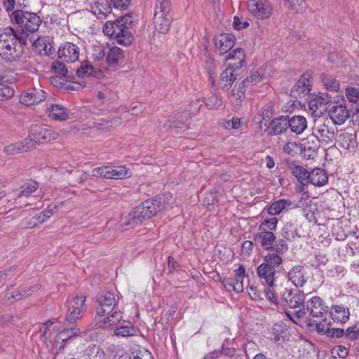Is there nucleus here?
Listing matches in <instances>:
<instances>
[{"mask_svg": "<svg viewBox=\"0 0 359 359\" xmlns=\"http://www.w3.org/2000/svg\"><path fill=\"white\" fill-rule=\"evenodd\" d=\"M27 43V36L18 34L11 27L0 31V56L6 62L19 61Z\"/></svg>", "mask_w": 359, "mask_h": 359, "instance_id": "1", "label": "nucleus"}, {"mask_svg": "<svg viewBox=\"0 0 359 359\" xmlns=\"http://www.w3.org/2000/svg\"><path fill=\"white\" fill-rule=\"evenodd\" d=\"M118 294L114 292H104L96 298L95 309L97 316H105L100 323L101 326L110 327L119 323L123 318L122 313L116 307Z\"/></svg>", "mask_w": 359, "mask_h": 359, "instance_id": "2", "label": "nucleus"}, {"mask_svg": "<svg viewBox=\"0 0 359 359\" xmlns=\"http://www.w3.org/2000/svg\"><path fill=\"white\" fill-rule=\"evenodd\" d=\"M132 16L129 14L119 17L114 22L108 21L104 26L106 35L114 36L119 44L130 45L133 39L130 29L133 25Z\"/></svg>", "mask_w": 359, "mask_h": 359, "instance_id": "3", "label": "nucleus"}, {"mask_svg": "<svg viewBox=\"0 0 359 359\" xmlns=\"http://www.w3.org/2000/svg\"><path fill=\"white\" fill-rule=\"evenodd\" d=\"M163 208V204L158 199H148L136 206L128 215L127 223L130 227L150 219Z\"/></svg>", "mask_w": 359, "mask_h": 359, "instance_id": "4", "label": "nucleus"}, {"mask_svg": "<svg viewBox=\"0 0 359 359\" xmlns=\"http://www.w3.org/2000/svg\"><path fill=\"white\" fill-rule=\"evenodd\" d=\"M170 11V0H156L153 20L158 32L165 34L170 29L172 21Z\"/></svg>", "mask_w": 359, "mask_h": 359, "instance_id": "5", "label": "nucleus"}, {"mask_svg": "<svg viewBox=\"0 0 359 359\" xmlns=\"http://www.w3.org/2000/svg\"><path fill=\"white\" fill-rule=\"evenodd\" d=\"M12 21L18 24L22 30L20 34L28 37L30 33L37 31L41 23L39 16L34 13L15 10L11 15Z\"/></svg>", "mask_w": 359, "mask_h": 359, "instance_id": "6", "label": "nucleus"}, {"mask_svg": "<svg viewBox=\"0 0 359 359\" xmlns=\"http://www.w3.org/2000/svg\"><path fill=\"white\" fill-rule=\"evenodd\" d=\"M281 300L283 306L294 309V315L300 319L304 317L305 311V296L299 290H287L282 294Z\"/></svg>", "mask_w": 359, "mask_h": 359, "instance_id": "7", "label": "nucleus"}, {"mask_svg": "<svg viewBox=\"0 0 359 359\" xmlns=\"http://www.w3.org/2000/svg\"><path fill=\"white\" fill-rule=\"evenodd\" d=\"M85 302L86 297L83 295L68 299L67 301V311L65 317L67 323H74L81 318L86 311Z\"/></svg>", "mask_w": 359, "mask_h": 359, "instance_id": "8", "label": "nucleus"}, {"mask_svg": "<svg viewBox=\"0 0 359 359\" xmlns=\"http://www.w3.org/2000/svg\"><path fill=\"white\" fill-rule=\"evenodd\" d=\"M247 7L252 15L259 20L269 18L273 12V6L269 0H248Z\"/></svg>", "mask_w": 359, "mask_h": 359, "instance_id": "9", "label": "nucleus"}, {"mask_svg": "<svg viewBox=\"0 0 359 359\" xmlns=\"http://www.w3.org/2000/svg\"><path fill=\"white\" fill-rule=\"evenodd\" d=\"M332 100V96L327 93H319L311 95L309 100V107L315 116H320L327 111V104Z\"/></svg>", "mask_w": 359, "mask_h": 359, "instance_id": "10", "label": "nucleus"}, {"mask_svg": "<svg viewBox=\"0 0 359 359\" xmlns=\"http://www.w3.org/2000/svg\"><path fill=\"white\" fill-rule=\"evenodd\" d=\"M310 79L311 75L309 74H303L299 80L291 89V96L296 100L306 97L311 90Z\"/></svg>", "mask_w": 359, "mask_h": 359, "instance_id": "11", "label": "nucleus"}, {"mask_svg": "<svg viewBox=\"0 0 359 359\" xmlns=\"http://www.w3.org/2000/svg\"><path fill=\"white\" fill-rule=\"evenodd\" d=\"M300 154L305 159H313L319 148V142L314 135H309L300 143Z\"/></svg>", "mask_w": 359, "mask_h": 359, "instance_id": "12", "label": "nucleus"}, {"mask_svg": "<svg viewBox=\"0 0 359 359\" xmlns=\"http://www.w3.org/2000/svg\"><path fill=\"white\" fill-rule=\"evenodd\" d=\"M79 53L80 48L76 44L70 42L62 44L57 51L59 59L67 63L77 61Z\"/></svg>", "mask_w": 359, "mask_h": 359, "instance_id": "13", "label": "nucleus"}, {"mask_svg": "<svg viewBox=\"0 0 359 359\" xmlns=\"http://www.w3.org/2000/svg\"><path fill=\"white\" fill-rule=\"evenodd\" d=\"M332 122L336 125L343 124L350 116L349 111L344 104H334L328 111Z\"/></svg>", "mask_w": 359, "mask_h": 359, "instance_id": "14", "label": "nucleus"}, {"mask_svg": "<svg viewBox=\"0 0 359 359\" xmlns=\"http://www.w3.org/2000/svg\"><path fill=\"white\" fill-rule=\"evenodd\" d=\"M304 267L302 265L292 266L287 273V277L292 283L298 287H302L307 281Z\"/></svg>", "mask_w": 359, "mask_h": 359, "instance_id": "15", "label": "nucleus"}, {"mask_svg": "<svg viewBox=\"0 0 359 359\" xmlns=\"http://www.w3.org/2000/svg\"><path fill=\"white\" fill-rule=\"evenodd\" d=\"M46 99V92L41 89L33 88L22 93L20 101L27 106L39 104Z\"/></svg>", "mask_w": 359, "mask_h": 359, "instance_id": "16", "label": "nucleus"}, {"mask_svg": "<svg viewBox=\"0 0 359 359\" xmlns=\"http://www.w3.org/2000/svg\"><path fill=\"white\" fill-rule=\"evenodd\" d=\"M307 310L314 318L323 317L328 311V307L323 305L322 299L313 297L306 302L305 310Z\"/></svg>", "mask_w": 359, "mask_h": 359, "instance_id": "17", "label": "nucleus"}, {"mask_svg": "<svg viewBox=\"0 0 359 359\" xmlns=\"http://www.w3.org/2000/svg\"><path fill=\"white\" fill-rule=\"evenodd\" d=\"M215 47L223 55L230 50L235 44L236 37L229 33H222L214 39Z\"/></svg>", "mask_w": 359, "mask_h": 359, "instance_id": "18", "label": "nucleus"}, {"mask_svg": "<svg viewBox=\"0 0 359 359\" xmlns=\"http://www.w3.org/2000/svg\"><path fill=\"white\" fill-rule=\"evenodd\" d=\"M311 135L316 136L318 142L330 144L334 137V133L325 123H317Z\"/></svg>", "mask_w": 359, "mask_h": 359, "instance_id": "19", "label": "nucleus"}, {"mask_svg": "<svg viewBox=\"0 0 359 359\" xmlns=\"http://www.w3.org/2000/svg\"><path fill=\"white\" fill-rule=\"evenodd\" d=\"M289 118L288 116H279L271 120L268 126L269 135H278L285 132L288 128Z\"/></svg>", "mask_w": 359, "mask_h": 359, "instance_id": "20", "label": "nucleus"}, {"mask_svg": "<svg viewBox=\"0 0 359 359\" xmlns=\"http://www.w3.org/2000/svg\"><path fill=\"white\" fill-rule=\"evenodd\" d=\"M276 235L270 231H259L253 236L255 242L260 244L261 247L266 250L272 249V245L276 241Z\"/></svg>", "mask_w": 359, "mask_h": 359, "instance_id": "21", "label": "nucleus"}, {"mask_svg": "<svg viewBox=\"0 0 359 359\" xmlns=\"http://www.w3.org/2000/svg\"><path fill=\"white\" fill-rule=\"evenodd\" d=\"M46 133V127L39 125L32 126L29 133V137L25 140L27 144L32 146V148L35 144L43 143V137Z\"/></svg>", "mask_w": 359, "mask_h": 359, "instance_id": "22", "label": "nucleus"}, {"mask_svg": "<svg viewBox=\"0 0 359 359\" xmlns=\"http://www.w3.org/2000/svg\"><path fill=\"white\" fill-rule=\"evenodd\" d=\"M289 169L298 182L302 184V188L304 189V186L309 184L310 172L295 161L289 165Z\"/></svg>", "mask_w": 359, "mask_h": 359, "instance_id": "23", "label": "nucleus"}, {"mask_svg": "<svg viewBox=\"0 0 359 359\" xmlns=\"http://www.w3.org/2000/svg\"><path fill=\"white\" fill-rule=\"evenodd\" d=\"M257 274L259 279L264 280L267 286L270 287L273 286L276 270L272 269L262 262L257 267Z\"/></svg>", "mask_w": 359, "mask_h": 359, "instance_id": "24", "label": "nucleus"}, {"mask_svg": "<svg viewBox=\"0 0 359 359\" xmlns=\"http://www.w3.org/2000/svg\"><path fill=\"white\" fill-rule=\"evenodd\" d=\"M332 319L336 323L344 324L350 317V311L342 305H333L330 309Z\"/></svg>", "mask_w": 359, "mask_h": 359, "instance_id": "25", "label": "nucleus"}, {"mask_svg": "<svg viewBox=\"0 0 359 359\" xmlns=\"http://www.w3.org/2000/svg\"><path fill=\"white\" fill-rule=\"evenodd\" d=\"M13 287V285H11L8 287L6 292V297H7L8 300L12 299L14 301H18L32 295V294L34 291H36L39 289V285H36L29 287H26L22 290H17L13 292H10V290Z\"/></svg>", "mask_w": 359, "mask_h": 359, "instance_id": "26", "label": "nucleus"}, {"mask_svg": "<svg viewBox=\"0 0 359 359\" xmlns=\"http://www.w3.org/2000/svg\"><path fill=\"white\" fill-rule=\"evenodd\" d=\"M236 69L227 67L219 78V86L224 90H228L236 79V74L234 72Z\"/></svg>", "mask_w": 359, "mask_h": 359, "instance_id": "27", "label": "nucleus"}, {"mask_svg": "<svg viewBox=\"0 0 359 359\" xmlns=\"http://www.w3.org/2000/svg\"><path fill=\"white\" fill-rule=\"evenodd\" d=\"M328 176L326 171L322 168H315L310 172L309 183L316 187H323L327 183Z\"/></svg>", "mask_w": 359, "mask_h": 359, "instance_id": "28", "label": "nucleus"}, {"mask_svg": "<svg viewBox=\"0 0 359 359\" xmlns=\"http://www.w3.org/2000/svg\"><path fill=\"white\" fill-rule=\"evenodd\" d=\"M245 54L243 49L238 48L230 52L226 60H235L234 62H229L227 67H231L235 69L241 68L245 61Z\"/></svg>", "mask_w": 359, "mask_h": 359, "instance_id": "29", "label": "nucleus"}, {"mask_svg": "<svg viewBox=\"0 0 359 359\" xmlns=\"http://www.w3.org/2000/svg\"><path fill=\"white\" fill-rule=\"evenodd\" d=\"M292 201L287 199H279L267 207V212L270 215H278L290 208Z\"/></svg>", "mask_w": 359, "mask_h": 359, "instance_id": "30", "label": "nucleus"}, {"mask_svg": "<svg viewBox=\"0 0 359 359\" xmlns=\"http://www.w3.org/2000/svg\"><path fill=\"white\" fill-rule=\"evenodd\" d=\"M124 53L118 47H112L106 54V61L109 66L115 67L123 60Z\"/></svg>", "mask_w": 359, "mask_h": 359, "instance_id": "31", "label": "nucleus"}, {"mask_svg": "<svg viewBox=\"0 0 359 359\" xmlns=\"http://www.w3.org/2000/svg\"><path fill=\"white\" fill-rule=\"evenodd\" d=\"M307 127V121L303 116H294L289 118V125L290 130L297 135L302 133Z\"/></svg>", "mask_w": 359, "mask_h": 359, "instance_id": "32", "label": "nucleus"}, {"mask_svg": "<svg viewBox=\"0 0 359 359\" xmlns=\"http://www.w3.org/2000/svg\"><path fill=\"white\" fill-rule=\"evenodd\" d=\"M48 111V116L55 120L65 121L69 118L67 110L61 104H51Z\"/></svg>", "mask_w": 359, "mask_h": 359, "instance_id": "33", "label": "nucleus"}, {"mask_svg": "<svg viewBox=\"0 0 359 359\" xmlns=\"http://www.w3.org/2000/svg\"><path fill=\"white\" fill-rule=\"evenodd\" d=\"M137 330L130 322H123V324L114 330L117 337H128L136 335Z\"/></svg>", "mask_w": 359, "mask_h": 359, "instance_id": "34", "label": "nucleus"}, {"mask_svg": "<svg viewBox=\"0 0 359 359\" xmlns=\"http://www.w3.org/2000/svg\"><path fill=\"white\" fill-rule=\"evenodd\" d=\"M93 13L97 18H105L111 13V6L108 1H97L92 7Z\"/></svg>", "mask_w": 359, "mask_h": 359, "instance_id": "35", "label": "nucleus"}, {"mask_svg": "<svg viewBox=\"0 0 359 359\" xmlns=\"http://www.w3.org/2000/svg\"><path fill=\"white\" fill-rule=\"evenodd\" d=\"M132 172L124 165L110 166V179L122 180L129 178Z\"/></svg>", "mask_w": 359, "mask_h": 359, "instance_id": "36", "label": "nucleus"}, {"mask_svg": "<svg viewBox=\"0 0 359 359\" xmlns=\"http://www.w3.org/2000/svg\"><path fill=\"white\" fill-rule=\"evenodd\" d=\"M263 263L272 269L276 270V268L283 263V258L280 254L271 251L264 256Z\"/></svg>", "mask_w": 359, "mask_h": 359, "instance_id": "37", "label": "nucleus"}, {"mask_svg": "<svg viewBox=\"0 0 359 359\" xmlns=\"http://www.w3.org/2000/svg\"><path fill=\"white\" fill-rule=\"evenodd\" d=\"M320 80L327 90L337 92L339 89V82L332 75L323 74Z\"/></svg>", "mask_w": 359, "mask_h": 359, "instance_id": "38", "label": "nucleus"}, {"mask_svg": "<svg viewBox=\"0 0 359 359\" xmlns=\"http://www.w3.org/2000/svg\"><path fill=\"white\" fill-rule=\"evenodd\" d=\"M32 146L27 144L25 140L16 144H10L4 148V152L8 155H13L18 153L25 152L29 150Z\"/></svg>", "mask_w": 359, "mask_h": 359, "instance_id": "39", "label": "nucleus"}, {"mask_svg": "<svg viewBox=\"0 0 359 359\" xmlns=\"http://www.w3.org/2000/svg\"><path fill=\"white\" fill-rule=\"evenodd\" d=\"M273 106L271 103L265 104L262 109L259 111L257 118L262 117V120L259 121L261 125L263 123L265 126H268L266 118L269 120L273 116Z\"/></svg>", "mask_w": 359, "mask_h": 359, "instance_id": "40", "label": "nucleus"}, {"mask_svg": "<svg viewBox=\"0 0 359 359\" xmlns=\"http://www.w3.org/2000/svg\"><path fill=\"white\" fill-rule=\"evenodd\" d=\"M297 234V228L290 222H286L280 231L281 237L290 241H292Z\"/></svg>", "mask_w": 359, "mask_h": 359, "instance_id": "41", "label": "nucleus"}, {"mask_svg": "<svg viewBox=\"0 0 359 359\" xmlns=\"http://www.w3.org/2000/svg\"><path fill=\"white\" fill-rule=\"evenodd\" d=\"M95 72L94 67L87 61L83 62L80 68L76 69V75L81 78L94 75Z\"/></svg>", "mask_w": 359, "mask_h": 359, "instance_id": "42", "label": "nucleus"}, {"mask_svg": "<svg viewBox=\"0 0 359 359\" xmlns=\"http://www.w3.org/2000/svg\"><path fill=\"white\" fill-rule=\"evenodd\" d=\"M289 241H290L286 240L282 237L277 240L276 239V241L272 245V249L270 250L280 255H283L288 250L287 243Z\"/></svg>", "mask_w": 359, "mask_h": 359, "instance_id": "43", "label": "nucleus"}, {"mask_svg": "<svg viewBox=\"0 0 359 359\" xmlns=\"http://www.w3.org/2000/svg\"><path fill=\"white\" fill-rule=\"evenodd\" d=\"M3 79H0V100L4 101L11 98L14 95V90L10 86L5 84L4 76H1Z\"/></svg>", "mask_w": 359, "mask_h": 359, "instance_id": "44", "label": "nucleus"}, {"mask_svg": "<svg viewBox=\"0 0 359 359\" xmlns=\"http://www.w3.org/2000/svg\"><path fill=\"white\" fill-rule=\"evenodd\" d=\"M38 187V183L36 181H29L21 187L22 190L17 194V198L32 194L37 189Z\"/></svg>", "mask_w": 359, "mask_h": 359, "instance_id": "45", "label": "nucleus"}, {"mask_svg": "<svg viewBox=\"0 0 359 359\" xmlns=\"http://www.w3.org/2000/svg\"><path fill=\"white\" fill-rule=\"evenodd\" d=\"M264 78V69L261 67L255 71H251L250 76L245 79L248 80L249 84L256 85Z\"/></svg>", "mask_w": 359, "mask_h": 359, "instance_id": "46", "label": "nucleus"}, {"mask_svg": "<svg viewBox=\"0 0 359 359\" xmlns=\"http://www.w3.org/2000/svg\"><path fill=\"white\" fill-rule=\"evenodd\" d=\"M131 359H154L150 351L144 348H137L133 349L132 352Z\"/></svg>", "mask_w": 359, "mask_h": 359, "instance_id": "47", "label": "nucleus"}, {"mask_svg": "<svg viewBox=\"0 0 359 359\" xmlns=\"http://www.w3.org/2000/svg\"><path fill=\"white\" fill-rule=\"evenodd\" d=\"M63 60H55L53 62L51 68L56 74L60 77H65L67 74L68 70Z\"/></svg>", "mask_w": 359, "mask_h": 359, "instance_id": "48", "label": "nucleus"}, {"mask_svg": "<svg viewBox=\"0 0 359 359\" xmlns=\"http://www.w3.org/2000/svg\"><path fill=\"white\" fill-rule=\"evenodd\" d=\"M278 219L276 217H271L270 219H264L259 226V231H270L275 230L278 224Z\"/></svg>", "mask_w": 359, "mask_h": 359, "instance_id": "49", "label": "nucleus"}, {"mask_svg": "<svg viewBox=\"0 0 359 359\" xmlns=\"http://www.w3.org/2000/svg\"><path fill=\"white\" fill-rule=\"evenodd\" d=\"M92 175L95 177L110 179V165L100 166L92 170Z\"/></svg>", "mask_w": 359, "mask_h": 359, "instance_id": "50", "label": "nucleus"}, {"mask_svg": "<svg viewBox=\"0 0 359 359\" xmlns=\"http://www.w3.org/2000/svg\"><path fill=\"white\" fill-rule=\"evenodd\" d=\"M354 136L353 134L344 132L339 135V142L344 149H348L350 144L354 142Z\"/></svg>", "mask_w": 359, "mask_h": 359, "instance_id": "51", "label": "nucleus"}, {"mask_svg": "<svg viewBox=\"0 0 359 359\" xmlns=\"http://www.w3.org/2000/svg\"><path fill=\"white\" fill-rule=\"evenodd\" d=\"M107 351L110 359H121L123 355V348L118 345H110Z\"/></svg>", "mask_w": 359, "mask_h": 359, "instance_id": "52", "label": "nucleus"}, {"mask_svg": "<svg viewBox=\"0 0 359 359\" xmlns=\"http://www.w3.org/2000/svg\"><path fill=\"white\" fill-rule=\"evenodd\" d=\"M34 46L36 47L43 46V50L46 55H50L53 53V48L48 42V40L38 38L36 41H34Z\"/></svg>", "mask_w": 359, "mask_h": 359, "instance_id": "53", "label": "nucleus"}, {"mask_svg": "<svg viewBox=\"0 0 359 359\" xmlns=\"http://www.w3.org/2000/svg\"><path fill=\"white\" fill-rule=\"evenodd\" d=\"M204 103L209 109L218 108L222 106V101L217 95H213L207 97L204 100Z\"/></svg>", "mask_w": 359, "mask_h": 359, "instance_id": "54", "label": "nucleus"}, {"mask_svg": "<svg viewBox=\"0 0 359 359\" xmlns=\"http://www.w3.org/2000/svg\"><path fill=\"white\" fill-rule=\"evenodd\" d=\"M325 334L331 339H340L344 337L345 330L342 328H327Z\"/></svg>", "mask_w": 359, "mask_h": 359, "instance_id": "55", "label": "nucleus"}, {"mask_svg": "<svg viewBox=\"0 0 359 359\" xmlns=\"http://www.w3.org/2000/svg\"><path fill=\"white\" fill-rule=\"evenodd\" d=\"M68 332L65 329L61 331L56 337L57 342L59 343V341H61L59 346V349L63 348L67 344L72 341L71 337L68 334Z\"/></svg>", "mask_w": 359, "mask_h": 359, "instance_id": "56", "label": "nucleus"}, {"mask_svg": "<svg viewBox=\"0 0 359 359\" xmlns=\"http://www.w3.org/2000/svg\"><path fill=\"white\" fill-rule=\"evenodd\" d=\"M236 89H233L231 93V101L236 107H240L245 98V94L243 92L236 91Z\"/></svg>", "mask_w": 359, "mask_h": 359, "instance_id": "57", "label": "nucleus"}, {"mask_svg": "<svg viewBox=\"0 0 359 359\" xmlns=\"http://www.w3.org/2000/svg\"><path fill=\"white\" fill-rule=\"evenodd\" d=\"M344 337L351 341L357 340L359 338V327L356 325L349 327L345 330Z\"/></svg>", "mask_w": 359, "mask_h": 359, "instance_id": "58", "label": "nucleus"}, {"mask_svg": "<svg viewBox=\"0 0 359 359\" xmlns=\"http://www.w3.org/2000/svg\"><path fill=\"white\" fill-rule=\"evenodd\" d=\"M346 96L350 102H356L359 97V90L355 88L348 87L346 90Z\"/></svg>", "mask_w": 359, "mask_h": 359, "instance_id": "59", "label": "nucleus"}, {"mask_svg": "<svg viewBox=\"0 0 359 359\" xmlns=\"http://www.w3.org/2000/svg\"><path fill=\"white\" fill-rule=\"evenodd\" d=\"M332 353H335L340 358H345L348 355V350L345 346L337 345L332 348Z\"/></svg>", "mask_w": 359, "mask_h": 359, "instance_id": "60", "label": "nucleus"}, {"mask_svg": "<svg viewBox=\"0 0 359 359\" xmlns=\"http://www.w3.org/2000/svg\"><path fill=\"white\" fill-rule=\"evenodd\" d=\"M249 25L250 24L248 21H242L238 16H235L233 18V27L235 29L241 30L242 29H245L248 27Z\"/></svg>", "mask_w": 359, "mask_h": 359, "instance_id": "61", "label": "nucleus"}, {"mask_svg": "<svg viewBox=\"0 0 359 359\" xmlns=\"http://www.w3.org/2000/svg\"><path fill=\"white\" fill-rule=\"evenodd\" d=\"M56 209V206L53 205H50L42 211L43 218L41 220V223H43L48 219H49L54 213L55 210Z\"/></svg>", "mask_w": 359, "mask_h": 359, "instance_id": "62", "label": "nucleus"}, {"mask_svg": "<svg viewBox=\"0 0 359 359\" xmlns=\"http://www.w3.org/2000/svg\"><path fill=\"white\" fill-rule=\"evenodd\" d=\"M115 8L123 10L128 8L131 0H111Z\"/></svg>", "mask_w": 359, "mask_h": 359, "instance_id": "63", "label": "nucleus"}, {"mask_svg": "<svg viewBox=\"0 0 359 359\" xmlns=\"http://www.w3.org/2000/svg\"><path fill=\"white\" fill-rule=\"evenodd\" d=\"M58 137V133L50 128H46V133L43 137V142H50L56 140Z\"/></svg>", "mask_w": 359, "mask_h": 359, "instance_id": "64", "label": "nucleus"}]
</instances>
